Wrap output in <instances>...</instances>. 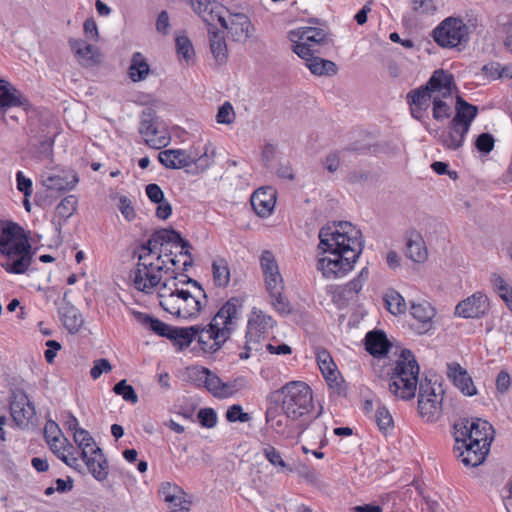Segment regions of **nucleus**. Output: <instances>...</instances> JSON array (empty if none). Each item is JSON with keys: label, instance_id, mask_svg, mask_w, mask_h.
<instances>
[{"label": "nucleus", "instance_id": "1", "mask_svg": "<svg viewBox=\"0 0 512 512\" xmlns=\"http://www.w3.org/2000/svg\"><path fill=\"white\" fill-rule=\"evenodd\" d=\"M190 249L178 232L160 230L140 248L137 266L130 275L136 290L145 294L157 291L162 309L183 320L197 319L208 304L202 285L178 273L192 265Z\"/></svg>", "mask_w": 512, "mask_h": 512}, {"label": "nucleus", "instance_id": "2", "mask_svg": "<svg viewBox=\"0 0 512 512\" xmlns=\"http://www.w3.org/2000/svg\"><path fill=\"white\" fill-rule=\"evenodd\" d=\"M317 269L327 279L346 276L354 267L362 248V234L352 223L328 224L319 231Z\"/></svg>", "mask_w": 512, "mask_h": 512}, {"label": "nucleus", "instance_id": "3", "mask_svg": "<svg viewBox=\"0 0 512 512\" xmlns=\"http://www.w3.org/2000/svg\"><path fill=\"white\" fill-rule=\"evenodd\" d=\"M244 300L231 297L217 311L207 327L197 326L195 340L204 353H214L230 338L242 318Z\"/></svg>", "mask_w": 512, "mask_h": 512}, {"label": "nucleus", "instance_id": "4", "mask_svg": "<svg viewBox=\"0 0 512 512\" xmlns=\"http://www.w3.org/2000/svg\"><path fill=\"white\" fill-rule=\"evenodd\" d=\"M0 254L7 259L1 267L9 274H24L31 265V245L21 226L0 221Z\"/></svg>", "mask_w": 512, "mask_h": 512}, {"label": "nucleus", "instance_id": "5", "mask_svg": "<svg viewBox=\"0 0 512 512\" xmlns=\"http://www.w3.org/2000/svg\"><path fill=\"white\" fill-rule=\"evenodd\" d=\"M272 404L280 405L282 411L292 420L308 414L313 408V392L303 381H291L270 395Z\"/></svg>", "mask_w": 512, "mask_h": 512}, {"label": "nucleus", "instance_id": "6", "mask_svg": "<svg viewBox=\"0 0 512 512\" xmlns=\"http://www.w3.org/2000/svg\"><path fill=\"white\" fill-rule=\"evenodd\" d=\"M419 371L414 354L410 350H402L391 375L389 391L398 399H412L417 390Z\"/></svg>", "mask_w": 512, "mask_h": 512}, {"label": "nucleus", "instance_id": "7", "mask_svg": "<svg viewBox=\"0 0 512 512\" xmlns=\"http://www.w3.org/2000/svg\"><path fill=\"white\" fill-rule=\"evenodd\" d=\"M454 76L443 69L435 70L425 86L411 90L407 94L409 105L430 107L435 94L440 92L445 99L451 98V93L455 89Z\"/></svg>", "mask_w": 512, "mask_h": 512}, {"label": "nucleus", "instance_id": "8", "mask_svg": "<svg viewBox=\"0 0 512 512\" xmlns=\"http://www.w3.org/2000/svg\"><path fill=\"white\" fill-rule=\"evenodd\" d=\"M276 326L271 315L260 308L253 307L247 315L245 352L240 354L241 359L250 357V352L260 351L262 341L268 339Z\"/></svg>", "mask_w": 512, "mask_h": 512}, {"label": "nucleus", "instance_id": "9", "mask_svg": "<svg viewBox=\"0 0 512 512\" xmlns=\"http://www.w3.org/2000/svg\"><path fill=\"white\" fill-rule=\"evenodd\" d=\"M189 378L197 385L205 387L217 398H228L240 391L244 386V380L237 378L223 382L215 373L201 366H193L187 369Z\"/></svg>", "mask_w": 512, "mask_h": 512}, {"label": "nucleus", "instance_id": "10", "mask_svg": "<svg viewBox=\"0 0 512 512\" xmlns=\"http://www.w3.org/2000/svg\"><path fill=\"white\" fill-rule=\"evenodd\" d=\"M469 26L461 18L448 17L434 30V41L442 48H464L469 42Z\"/></svg>", "mask_w": 512, "mask_h": 512}, {"label": "nucleus", "instance_id": "11", "mask_svg": "<svg viewBox=\"0 0 512 512\" xmlns=\"http://www.w3.org/2000/svg\"><path fill=\"white\" fill-rule=\"evenodd\" d=\"M444 390L436 381L425 378L419 382L418 413L426 422H434L442 414Z\"/></svg>", "mask_w": 512, "mask_h": 512}, {"label": "nucleus", "instance_id": "12", "mask_svg": "<svg viewBox=\"0 0 512 512\" xmlns=\"http://www.w3.org/2000/svg\"><path fill=\"white\" fill-rule=\"evenodd\" d=\"M454 436L482 445L483 448L484 446L490 448L494 429L488 421L481 418L461 419L454 424Z\"/></svg>", "mask_w": 512, "mask_h": 512}, {"label": "nucleus", "instance_id": "13", "mask_svg": "<svg viewBox=\"0 0 512 512\" xmlns=\"http://www.w3.org/2000/svg\"><path fill=\"white\" fill-rule=\"evenodd\" d=\"M138 131L145 144L153 149L166 147L171 140L166 125L152 113L142 115Z\"/></svg>", "mask_w": 512, "mask_h": 512}, {"label": "nucleus", "instance_id": "14", "mask_svg": "<svg viewBox=\"0 0 512 512\" xmlns=\"http://www.w3.org/2000/svg\"><path fill=\"white\" fill-rule=\"evenodd\" d=\"M10 414L14 424L20 429H29L35 425L36 410L34 403L22 390L12 392Z\"/></svg>", "mask_w": 512, "mask_h": 512}, {"label": "nucleus", "instance_id": "15", "mask_svg": "<svg viewBox=\"0 0 512 512\" xmlns=\"http://www.w3.org/2000/svg\"><path fill=\"white\" fill-rule=\"evenodd\" d=\"M454 440V453L458 460L466 467L481 465L490 451L489 447L484 446L483 448L482 445H476L466 439H458L457 436H454Z\"/></svg>", "mask_w": 512, "mask_h": 512}, {"label": "nucleus", "instance_id": "16", "mask_svg": "<svg viewBox=\"0 0 512 512\" xmlns=\"http://www.w3.org/2000/svg\"><path fill=\"white\" fill-rule=\"evenodd\" d=\"M369 276L367 267L361 269L358 275L345 285L336 286L332 291V299L338 307H345L350 301L357 298L359 292L362 290L364 283Z\"/></svg>", "mask_w": 512, "mask_h": 512}, {"label": "nucleus", "instance_id": "17", "mask_svg": "<svg viewBox=\"0 0 512 512\" xmlns=\"http://www.w3.org/2000/svg\"><path fill=\"white\" fill-rule=\"evenodd\" d=\"M265 291L268 295V302L271 307L281 315L291 313V304L285 294V284L283 276L264 281Z\"/></svg>", "mask_w": 512, "mask_h": 512}, {"label": "nucleus", "instance_id": "18", "mask_svg": "<svg viewBox=\"0 0 512 512\" xmlns=\"http://www.w3.org/2000/svg\"><path fill=\"white\" fill-rule=\"evenodd\" d=\"M220 25L227 29L232 39L237 42H245L255 30L249 17L244 13H230L228 20L224 17V24Z\"/></svg>", "mask_w": 512, "mask_h": 512}, {"label": "nucleus", "instance_id": "19", "mask_svg": "<svg viewBox=\"0 0 512 512\" xmlns=\"http://www.w3.org/2000/svg\"><path fill=\"white\" fill-rule=\"evenodd\" d=\"M489 310V300L482 292H476L459 302L455 314L461 318H479Z\"/></svg>", "mask_w": 512, "mask_h": 512}, {"label": "nucleus", "instance_id": "20", "mask_svg": "<svg viewBox=\"0 0 512 512\" xmlns=\"http://www.w3.org/2000/svg\"><path fill=\"white\" fill-rule=\"evenodd\" d=\"M447 376L454 386L465 396L477 395L478 389L468 371L457 362L447 364Z\"/></svg>", "mask_w": 512, "mask_h": 512}, {"label": "nucleus", "instance_id": "21", "mask_svg": "<svg viewBox=\"0 0 512 512\" xmlns=\"http://www.w3.org/2000/svg\"><path fill=\"white\" fill-rule=\"evenodd\" d=\"M191 6L210 27L214 21L224 24L226 8L216 0H191Z\"/></svg>", "mask_w": 512, "mask_h": 512}, {"label": "nucleus", "instance_id": "22", "mask_svg": "<svg viewBox=\"0 0 512 512\" xmlns=\"http://www.w3.org/2000/svg\"><path fill=\"white\" fill-rule=\"evenodd\" d=\"M159 162L167 169H182L192 165L194 150L166 149L158 153Z\"/></svg>", "mask_w": 512, "mask_h": 512}, {"label": "nucleus", "instance_id": "23", "mask_svg": "<svg viewBox=\"0 0 512 512\" xmlns=\"http://www.w3.org/2000/svg\"><path fill=\"white\" fill-rule=\"evenodd\" d=\"M276 190L272 187H260L251 196V205L257 215L268 217L274 211Z\"/></svg>", "mask_w": 512, "mask_h": 512}, {"label": "nucleus", "instance_id": "24", "mask_svg": "<svg viewBox=\"0 0 512 512\" xmlns=\"http://www.w3.org/2000/svg\"><path fill=\"white\" fill-rule=\"evenodd\" d=\"M58 314L63 326L71 334L78 333L84 324L82 313L65 298L58 308Z\"/></svg>", "mask_w": 512, "mask_h": 512}, {"label": "nucleus", "instance_id": "25", "mask_svg": "<svg viewBox=\"0 0 512 512\" xmlns=\"http://www.w3.org/2000/svg\"><path fill=\"white\" fill-rule=\"evenodd\" d=\"M405 253L415 263H423L427 260V247L420 233L416 231L407 233Z\"/></svg>", "mask_w": 512, "mask_h": 512}, {"label": "nucleus", "instance_id": "26", "mask_svg": "<svg viewBox=\"0 0 512 512\" xmlns=\"http://www.w3.org/2000/svg\"><path fill=\"white\" fill-rule=\"evenodd\" d=\"M82 460L97 481L102 482L107 479L108 462L101 449H94L86 457H82Z\"/></svg>", "mask_w": 512, "mask_h": 512}, {"label": "nucleus", "instance_id": "27", "mask_svg": "<svg viewBox=\"0 0 512 512\" xmlns=\"http://www.w3.org/2000/svg\"><path fill=\"white\" fill-rule=\"evenodd\" d=\"M316 359L319 369L330 387L339 386V371L334 363L330 353L324 349L318 350Z\"/></svg>", "mask_w": 512, "mask_h": 512}, {"label": "nucleus", "instance_id": "28", "mask_svg": "<svg viewBox=\"0 0 512 512\" xmlns=\"http://www.w3.org/2000/svg\"><path fill=\"white\" fill-rule=\"evenodd\" d=\"M26 99L9 81L0 79V110L24 105Z\"/></svg>", "mask_w": 512, "mask_h": 512}, {"label": "nucleus", "instance_id": "29", "mask_svg": "<svg viewBox=\"0 0 512 512\" xmlns=\"http://www.w3.org/2000/svg\"><path fill=\"white\" fill-rule=\"evenodd\" d=\"M455 112V116L451 122L454 123V125L463 127L464 131H469L470 126L477 115V107L469 104L461 97H457Z\"/></svg>", "mask_w": 512, "mask_h": 512}, {"label": "nucleus", "instance_id": "30", "mask_svg": "<svg viewBox=\"0 0 512 512\" xmlns=\"http://www.w3.org/2000/svg\"><path fill=\"white\" fill-rule=\"evenodd\" d=\"M365 348L371 355L380 357L388 353L390 343L383 331L375 330L366 334Z\"/></svg>", "mask_w": 512, "mask_h": 512}, {"label": "nucleus", "instance_id": "31", "mask_svg": "<svg viewBox=\"0 0 512 512\" xmlns=\"http://www.w3.org/2000/svg\"><path fill=\"white\" fill-rule=\"evenodd\" d=\"M47 444L54 455L66 465L73 467L77 463L78 459L73 453L74 447L64 436L55 438V441H47Z\"/></svg>", "mask_w": 512, "mask_h": 512}, {"label": "nucleus", "instance_id": "32", "mask_svg": "<svg viewBox=\"0 0 512 512\" xmlns=\"http://www.w3.org/2000/svg\"><path fill=\"white\" fill-rule=\"evenodd\" d=\"M150 71V65L145 56L140 52L133 53L127 71L130 80L134 83L144 81Z\"/></svg>", "mask_w": 512, "mask_h": 512}, {"label": "nucleus", "instance_id": "33", "mask_svg": "<svg viewBox=\"0 0 512 512\" xmlns=\"http://www.w3.org/2000/svg\"><path fill=\"white\" fill-rule=\"evenodd\" d=\"M208 33L210 50L214 59L220 65L226 63L228 59V49L223 32L216 31L212 27H209Z\"/></svg>", "mask_w": 512, "mask_h": 512}, {"label": "nucleus", "instance_id": "34", "mask_svg": "<svg viewBox=\"0 0 512 512\" xmlns=\"http://www.w3.org/2000/svg\"><path fill=\"white\" fill-rule=\"evenodd\" d=\"M292 420L283 411L279 409L278 405L272 404L266 410V422L269 427L277 434H285L286 428L289 426V421Z\"/></svg>", "mask_w": 512, "mask_h": 512}, {"label": "nucleus", "instance_id": "35", "mask_svg": "<svg viewBox=\"0 0 512 512\" xmlns=\"http://www.w3.org/2000/svg\"><path fill=\"white\" fill-rule=\"evenodd\" d=\"M468 132L464 131L463 127L451 122L449 130L441 134L440 143L447 149L457 150L463 145Z\"/></svg>", "mask_w": 512, "mask_h": 512}, {"label": "nucleus", "instance_id": "36", "mask_svg": "<svg viewBox=\"0 0 512 512\" xmlns=\"http://www.w3.org/2000/svg\"><path fill=\"white\" fill-rule=\"evenodd\" d=\"M410 313L414 319L421 323L422 327L419 331L420 333L426 332L430 329L432 319L435 316V310L429 303H412Z\"/></svg>", "mask_w": 512, "mask_h": 512}, {"label": "nucleus", "instance_id": "37", "mask_svg": "<svg viewBox=\"0 0 512 512\" xmlns=\"http://www.w3.org/2000/svg\"><path fill=\"white\" fill-rule=\"evenodd\" d=\"M213 283L218 288H226L231 279L229 263L225 258L217 257L211 264Z\"/></svg>", "mask_w": 512, "mask_h": 512}, {"label": "nucleus", "instance_id": "38", "mask_svg": "<svg viewBox=\"0 0 512 512\" xmlns=\"http://www.w3.org/2000/svg\"><path fill=\"white\" fill-rule=\"evenodd\" d=\"M43 185L49 190L65 191L72 190L78 183V177L71 175H49L43 176Z\"/></svg>", "mask_w": 512, "mask_h": 512}, {"label": "nucleus", "instance_id": "39", "mask_svg": "<svg viewBox=\"0 0 512 512\" xmlns=\"http://www.w3.org/2000/svg\"><path fill=\"white\" fill-rule=\"evenodd\" d=\"M69 44L80 63L89 65L95 62L96 49L94 46L82 39H70Z\"/></svg>", "mask_w": 512, "mask_h": 512}, {"label": "nucleus", "instance_id": "40", "mask_svg": "<svg viewBox=\"0 0 512 512\" xmlns=\"http://www.w3.org/2000/svg\"><path fill=\"white\" fill-rule=\"evenodd\" d=\"M259 263L263 276V281L282 275L279 269L278 262L271 251L264 250L260 255Z\"/></svg>", "mask_w": 512, "mask_h": 512}, {"label": "nucleus", "instance_id": "41", "mask_svg": "<svg viewBox=\"0 0 512 512\" xmlns=\"http://www.w3.org/2000/svg\"><path fill=\"white\" fill-rule=\"evenodd\" d=\"M305 65L312 74L317 76L334 75L337 72V66L334 62L325 60L316 55L310 57L305 62Z\"/></svg>", "mask_w": 512, "mask_h": 512}, {"label": "nucleus", "instance_id": "42", "mask_svg": "<svg viewBox=\"0 0 512 512\" xmlns=\"http://www.w3.org/2000/svg\"><path fill=\"white\" fill-rule=\"evenodd\" d=\"M292 35L316 47L325 41L327 33L324 29L317 27H300L293 31Z\"/></svg>", "mask_w": 512, "mask_h": 512}, {"label": "nucleus", "instance_id": "43", "mask_svg": "<svg viewBox=\"0 0 512 512\" xmlns=\"http://www.w3.org/2000/svg\"><path fill=\"white\" fill-rule=\"evenodd\" d=\"M197 326L173 327L168 335L180 348L188 347L196 338Z\"/></svg>", "mask_w": 512, "mask_h": 512}, {"label": "nucleus", "instance_id": "44", "mask_svg": "<svg viewBox=\"0 0 512 512\" xmlns=\"http://www.w3.org/2000/svg\"><path fill=\"white\" fill-rule=\"evenodd\" d=\"M371 420L377 425L379 431L384 435H389L394 430L393 416L384 404L378 406V409Z\"/></svg>", "mask_w": 512, "mask_h": 512}, {"label": "nucleus", "instance_id": "45", "mask_svg": "<svg viewBox=\"0 0 512 512\" xmlns=\"http://www.w3.org/2000/svg\"><path fill=\"white\" fill-rule=\"evenodd\" d=\"M453 92L451 93V95ZM452 102L453 97L451 96L450 99H445L442 97L440 92H437L435 94V97L433 99V118L437 121H442L445 119H448L452 115Z\"/></svg>", "mask_w": 512, "mask_h": 512}, {"label": "nucleus", "instance_id": "46", "mask_svg": "<svg viewBox=\"0 0 512 512\" xmlns=\"http://www.w3.org/2000/svg\"><path fill=\"white\" fill-rule=\"evenodd\" d=\"M383 300L387 310L393 315L404 314L407 309L405 299L394 289L388 290L384 294Z\"/></svg>", "mask_w": 512, "mask_h": 512}, {"label": "nucleus", "instance_id": "47", "mask_svg": "<svg viewBox=\"0 0 512 512\" xmlns=\"http://www.w3.org/2000/svg\"><path fill=\"white\" fill-rule=\"evenodd\" d=\"M262 453L265 459L275 467L278 473H292L294 471L293 468L283 460L281 453L275 447L267 445L263 448Z\"/></svg>", "mask_w": 512, "mask_h": 512}, {"label": "nucleus", "instance_id": "48", "mask_svg": "<svg viewBox=\"0 0 512 512\" xmlns=\"http://www.w3.org/2000/svg\"><path fill=\"white\" fill-rule=\"evenodd\" d=\"M491 283L497 295L512 313V287L498 274L491 276Z\"/></svg>", "mask_w": 512, "mask_h": 512}, {"label": "nucleus", "instance_id": "49", "mask_svg": "<svg viewBox=\"0 0 512 512\" xmlns=\"http://www.w3.org/2000/svg\"><path fill=\"white\" fill-rule=\"evenodd\" d=\"M73 438L78 448L81 450V457H86L87 454L94 451V449H100L89 432L82 428L74 432Z\"/></svg>", "mask_w": 512, "mask_h": 512}, {"label": "nucleus", "instance_id": "50", "mask_svg": "<svg viewBox=\"0 0 512 512\" xmlns=\"http://www.w3.org/2000/svg\"><path fill=\"white\" fill-rule=\"evenodd\" d=\"M194 155L195 160L192 164H195L196 168L203 172L214 163L215 147L212 144H206L202 154H198L194 151Z\"/></svg>", "mask_w": 512, "mask_h": 512}, {"label": "nucleus", "instance_id": "51", "mask_svg": "<svg viewBox=\"0 0 512 512\" xmlns=\"http://www.w3.org/2000/svg\"><path fill=\"white\" fill-rule=\"evenodd\" d=\"M77 204V197L75 195H68L57 205L56 214L63 219H68L76 211Z\"/></svg>", "mask_w": 512, "mask_h": 512}, {"label": "nucleus", "instance_id": "52", "mask_svg": "<svg viewBox=\"0 0 512 512\" xmlns=\"http://www.w3.org/2000/svg\"><path fill=\"white\" fill-rule=\"evenodd\" d=\"M113 392L116 395L121 396L125 401L130 402L132 404H136L138 402V396L134 390V388L127 384L126 380H121L113 387Z\"/></svg>", "mask_w": 512, "mask_h": 512}, {"label": "nucleus", "instance_id": "53", "mask_svg": "<svg viewBox=\"0 0 512 512\" xmlns=\"http://www.w3.org/2000/svg\"><path fill=\"white\" fill-rule=\"evenodd\" d=\"M143 323L148 325L150 330L156 333L159 336H163L168 338L170 335V331H172L173 327L168 324L162 322L159 319L153 318L149 315H146L143 319Z\"/></svg>", "mask_w": 512, "mask_h": 512}, {"label": "nucleus", "instance_id": "54", "mask_svg": "<svg viewBox=\"0 0 512 512\" xmlns=\"http://www.w3.org/2000/svg\"><path fill=\"white\" fill-rule=\"evenodd\" d=\"M159 494L166 503H169L173 502L177 495L184 494V490L177 484L165 482L161 484Z\"/></svg>", "mask_w": 512, "mask_h": 512}, {"label": "nucleus", "instance_id": "55", "mask_svg": "<svg viewBox=\"0 0 512 512\" xmlns=\"http://www.w3.org/2000/svg\"><path fill=\"white\" fill-rule=\"evenodd\" d=\"M226 419L230 423H245L251 420V416L249 413L243 411L241 405L233 404L226 411Z\"/></svg>", "mask_w": 512, "mask_h": 512}, {"label": "nucleus", "instance_id": "56", "mask_svg": "<svg viewBox=\"0 0 512 512\" xmlns=\"http://www.w3.org/2000/svg\"><path fill=\"white\" fill-rule=\"evenodd\" d=\"M235 111L232 104L228 101L224 102L218 109L216 121L219 124L229 125L235 120Z\"/></svg>", "mask_w": 512, "mask_h": 512}, {"label": "nucleus", "instance_id": "57", "mask_svg": "<svg viewBox=\"0 0 512 512\" xmlns=\"http://www.w3.org/2000/svg\"><path fill=\"white\" fill-rule=\"evenodd\" d=\"M294 44H293V51L300 57L302 58L305 62L310 58L312 57L313 55H315L316 52H318V50L312 46L311 44H309L308 42L306 41H303L301 39L298 38V41H294Z\"/></svg>", "mask_w": 512, "mask_h": 512}, {"label": "nucleus", "instance_id": "58", "mask_svg": "<svg viewBox=\"0 0 512 512\" xmlns=\"http://www.w3.org/2000/svg\"><path fill=\"white\" fill-rule=\"evenodd\" d=\"M495 146V139L490 133H482L475 140V147L482 154H489Z\"/></svg>", "mask_w": 512, "mask_h": 512}, {"label": "nucleus", "instance_id": "59", "mask_svg": "<svg viewBox=\"0 0 512 512\" xmlns=\"http://www.w3.org/2000/svg\"><path fill=\"white\" fill-rule=\"evenodd\" d=\"M197 417L203 427L213 428L217 424V414L213 408L200 409Z\"/></svg>", "mask_w": 512, "mask_h": 512}, {"label": "nucleus", "instance_id": "60", "mask_svg": "<svg viewBox=\"0 0 512 512\" xmlns=\"http://www.w3.org/2000/svg\"><path fill=\"white\" fill-rule=\"evenodd\" d=\"M175 41L178 55L188 61L193 55L190 40L186 36H177Z\"/></svg>", "mask_w": 512, "mask_h": 512}, {"label": "nucleus", "instance_id": "61", "mask_svg": "<svg viewBox=\"0 0 512 512\" xmlns=\"http://www.w3.org/2000/svg\"><path fill=\"white\" fill-rule=\"evenodd\" d=\"M17 190L25 197H30L33 193L32 180L24 175L22 171L16 173Z\"/></svg>", "mask_w": 512, "mask_h": 512}, {"label": "nucleus", "instance_id": "62", "mask_svg": "<svg viewBox=\"0 0 512 512\" xmlns=\"http://www.w3.org/2000/svg\"><path fill=\"white\" fill-rule=\"evenodd\" d=\"M111 370L110 362L105 358H100L94 361L90 375L93 380H97L103 373H109Z\"/></svg>", "mask_w": 512, "mask_h": 512}, {"label": "nucleus", "instance_id": "63", "mask_svg": "<svg viewBox=\"0 0 512 512\" xmlns=\"http://www.w3.org/2000/svg\"><path fill=\"white\" fill-rule=\"evenodd\" d=\"M118 208L123 215V217L127 221H133L136 217V212L134 207L132 206L131 200L126 196H121L119 198Z\"/></svg>", "mask_w": 512, "mask_h": 512}, {"label": "nucleus", "instance_id": "64", "mask_svg": "<svg viewBox=\"0 0 512 512\" xmlns=\"http://www.w3.org/2000/svg\"><path fill=\"white\" fill-rule=\"evenodd\" d=\"M170 512H189L191 501L187 499V494L177 495L173 502H169Z\"/></svg>", "mask_w": 512, "mask_h": 512}]
</instances>
